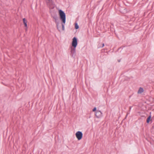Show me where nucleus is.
I'll return each instance as SVG.
<instances>
[{
	"label": "nucleus",
	"mask_w": 154,
	"mask_h": 154,
	"mask_svg": "<svg viewBox=\"0 0 154 154\" xmlns=\"http://www.w3.org/2000/svg\"><path fill=\"white\" fill-rule=\"evenodd\" d=\"M59 12L60 19L63 22L62 24V29L63 30H64V24L66 22V15L64 12L61 10H59Z\"/></svg>",
	"instance_id": "obj_1"
},
{
	"label": "nucleus",
	"mask_w": 154,
	"mask_h": 154,
	"mask_svg": "<svg viewBox=\"0 0 154 154\" xmlns=\"http://www.w3.org/2000/svg\"><path fill=\"white\" fill-rule=\"evenodd\" d=\"M75 136L78 140H80L82 138L83 134L82 132L78 131L76 133Z\"/></svg>",
	"instance_id": "obj_2"
},
{
	"label": "nucleus",
	"mask_w": 154,
	"mask_h": 154,
	"mask_svg": "<svg viewBox=\"0 0 154 154\" xmlns=\"http://www.w3.org/2000/svg\"><path fill=\"white\" fill-rule=\"evenodd\" d=\"M77 45V40L75 37H74L72 39V45L74 48H75Z\"/></svg>",
	"instance_id": "obj_3"
},
{
	"label": "nucleus",
	"mask_w": 154,
	"mask_h": 154,
	"mask_svg": "<svg viewBox=\"0 0 154 154\" xmlns=\"http://www.w3.org/2000/svg\"><path fill=\"white\" fill-rule=\"evenodd\" d=\"M95 115L97 118H99L102 116V113L100 111L97 110L95 113Z\"/></svg>",
	"instance_id": "obj_4"
},
{
	"label": "nucleus",
	"mask_w": 154,
	"mask_h": 154,
	"mask_svg": "<svg viewBox=\"0 0 154 154\" xmlns=\"http://www.w3.org/2000/svg\"><path fill=\"white\" fill-rule=\"evenodd\" d=\"M53 18L55 20V22L56 23H57V29H58V23L57 22V20L58 19V18L57 16H54L53 17Z\"/></svg>",
	"instance_id": "obj_5"
},
{
	"label": "nucleus",
	"mask_w": 154,
	"mask_h": 154,
	"mask_svg": "<svg viewBox=\"0 0 154 154\" xmlns=\"http://www.w3.org/2000/svg\"><path fill=\"white\" fill-rule=\"evenodd\" d=\"M143 89L142 88H140L139 89V90L137 92V93L138 94H141L143 92Z\"/></svg>",
	"instance_id": "obj_6"
},
{
	"label": "nucleus",
	"mask_w": 154,
	"mask_h": 154,
	"mask_svg": "<svg viewBox=\"0 0 154 154\" xmlns=\"http://www.w3.org/2000/svg\"><path fill=\"white\" fill-rule=\"evenodd\" d=\"M23 23L25 25V26L26 27H27V20H26V19L25 18H24L23 19Z\"/></svg>",
	"instance_id": "obj_7"
},
{
	"label": "nucleus",
	"mask_w": 154,
	"mask_h": 154,
	"mask_svg": "<svg viewBox=\"0 0 154 154\" xmlns=\"http://www.w3.org/2000/svg\"><path fill=\"white\" fill-rule=\"evenodd\" d=\"M151 116L150 115L147 118V120H146V122L147 123H149V121L151 120Z\"/></svg>",
	"instance_id": "obj_8"
},
{
	"label": "nucleus",
	"mask_w": 154,
	"mask_h": 154,
	"mask_svg": "<svg viewBox=\"0 0 154 154\" xmlns=\"http://www.w3.org/2000/svg\"><path fill=\"white\" fill-rule=\"evenodd\" d=\"M75 48H74L71 49V52L72 54H73L75 53Z\"/></svg>",
	"instance_id": "obj_9"
},
{
	"label": "nucleus",
	"mask_w": 154,
	"mask_h": 154,
	"mask_svg": "<svg viewBox=\"0 0 154 154\" xmlns=\"http://www.w3.org/2000/svg\"><path fill=\"white\" fill-rule=\"evenodd\" d=\"M75 28L76 29H78L79 28V26L77 24V23H76L75 24Z\"/></svg>",
	"instance_id": "obj_10"
},
{
	"label": "nucleus",
	"mask_w": 154,
	"mask_h": 154,
	"mask_svg": "<svg viewBox=\"0 0 154 154\" xmlns=\"http://www.w3.org/2000/svg\"><path fill=\"white\" fill-rule=\"evenodd\" d=\"M96 107H95L94 108V109H93V111L94 112L96 111Z\"/></svg>",
	"instance_id": "obj_11"
},
{
	"label": "nucleus",
	"mask_w": 154,
	"mask_h": 154,
	"mask_svg": "<svg viewBox=\"0 0 154 154\" xmlns=\"http://www.w3.org/2000/svg\"><path fill=\"white\" fill-rule=\"evenodd\" d=\"M132 107V106H130L129 107V111H130V110H131Z\"/></svg>",
	"instance_id": "obj_12"
},
{
	"label": "nucleus",
	"mask_w": 154,
	"mask_h": 154,
	"mask_svg": "<svg viewBox=\"0 0 154 154\" xmlns=\"http://www.w3.org/2000/svg\"><path fill=\"white\" fill-rule=\"evenodd\" d=\"M104 43H103L102 44V46L101 47L102 48H103L104 47Z\"/></svg>",
	"instance_id": "obj_13"
}]
</instances>
